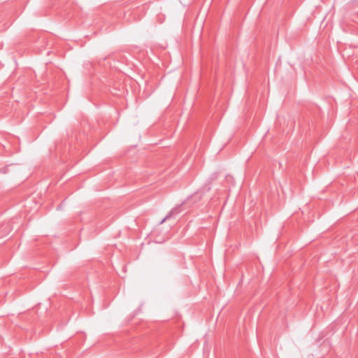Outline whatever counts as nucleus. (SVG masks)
I'll use <instances>...</instances> for the list:
<instances>
[{"label": "nucleus", "instance_id": "1", "mask_svg": "<svg viewBox=\"0 0 358 358\" xmlns=\"http://www.w3.org/2000/svg\"><path fill=\"white\" fill-rule=\"evenodd\" d=\"M179 213V210L178 208H174L172 210H171L168 215L160 222V224L164 223L166 220L170 219L173 215Z\"/></svg>", "mask_w": 358, "mask_h": 358}]
</instances>
